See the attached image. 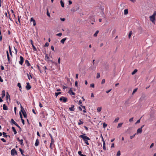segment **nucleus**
<instances>
[{
  "label": "nucleus",
  "mask_w": 156,
  "mask_h": 156,
  "mask_svg": "<svg viewBox=\"0 0 156 156\" xmlns=\"http://www.w3.org/2000/svg\"><path fill=\"white\" fill-rule=\"evenodd\" d=\"M156 11H154L153 14L152 16H150L149 17L151 21L154 24H155V22L156 20Z\"/></svg>",
  "instance_id": "1"
},
{
  "label": "nucleus",
  "mask_w": 156,
  "mask_h": 156,
  "mask_svg": "<svg viewBox=\"0 0 156 156\" xmlns=\"http://www.w3.org/2000/svg\"><path fill=\"white\" fill-rule=\"evenodd\" d=\"M85 134H83V135H80L79 136V137L82 138L83 141L85 140H90V138L87 136H85Z\"/></svg>",
  "instance_id": "2"
},
{
  "label": "nucleus",
  "mask_w": 156,
  "mask_h": 156,
  "mask_svg": "<svg viewBox=\"0 0 156 156\" xmlns=\"http://www.w3.org/2000/svg\"><path fill=\"white\" fill-rule=\"evenodd\" d=\"M59 100L60 101H62L63 102H66L67 101V98H66L65 97L63 96H62L59 98Z\"/></svg>",
  "instance_id": "3"
},
{
  "label": "nucleus",
  "mask_w": 156,
  "mask_h": 156,
  "mask_svg": "<svg viewBox=\"0 0 156 156\" xmlns=\"http://www.w3.org/2000/svg\"><path fill=\"white\" fill-rule=\"evenodd\" d=\"M11 154L12 155L14 156L15 154H17V152L15 149H13L11 151Z\"/></svg>",
  "instance_id": "4"
},
{
  "label": "nucleus",
  "mask_w": 156,
  "mask_h": 156,
  "mask_svg": "<svg viewBox=\"0 0 156 156\" xmlns=\"http://www.w3.org/2000/svg\"><path fill=\"white\" fill-rule=\"evenodd\" d=\"M20 61H19V63L21 65H22L24 61V58L22 56H20Z\"/></svg>",
  "instance_id": "5"
},
{
  "label": "nucleus",
  "mask_w": 156,
  "mask_h": 156,
  "mask_svg": "<svg viewBox=\"0 0 156 156\" xmlns=\"http://www.w3.org/2000/svg\"><path fill=\"white\" fill-rule=\"evenodd\" d=\"M31 86L30 85L29 83H27V85L26 87V89L28 90L30 89L31 88Z\"/></svg>",
  "instance_id": "6"
},
{
  "label": "nucleus",
  "mask_w": 156,
  "mask_h": 156,
  "mask_svg": "<svg viewBox=\"0 0 156 156\" xmlns=\"http://www.w3.org/2000/svg\"><path fill=\"white\" fill-rule=\"evenodd\" d=\"M68 93L70 95L72 94L73 95H75V93L73 92V91L72 90L71 88H70V90H69L68 92Z\"/></svg>",
  "instance_id": "7"
},
{
  "label": "nucleus",
  "mask_w": 156,
  "mask_h": 156,
  "mask_svg": "<svg viewBox=\"0 0 156 156\" xmlns=\"http://www.w3.org/2000/svg\"><path fill=\"white\" fill-rule=\"evenodd\" d=\"M142 129H141V128H139L137 130L136 134H138L139 133H141L142 132Z\"/></svg>",
  "instance_id": "8"
},
{
  "label": "nucleus",
  "mask_w": 156,
  "mask_h": 156,
  "mask_svg": "<svg viewBox=\"0 0 156 156\" xmlns=\"http://www.w3.org/2000/svg\"><path fill=\"white\" fill-rule=\"evenodd\" d=\"M17 140L19 142H20V144L22 145L23 146L24 145L23 142V140L22 139L20 140L19 139V138H17Z\"/></svg>",
  "instance_id": "9"
},
{
  "label": "nucleus",
  "mask_w": 156,
  "mask_h": 156,
  "mask_svg": "<svg viewBox=\"0 0 156 156\" xmlns=\"http://www.w3.org/2000/svg\"><path fill=\"white\" fill-rule=\"evenodd\" d=\"M54 140H52H52H51V142L50 146V147L51 149H53L52 147V145L54 143Z\"/></svg>",
  "instance_id": "10"
},
{
  "label": "nucleus",
  "mask_w": 156,
  "mask_h": 156,
  "mask_svg": "<svg viewBox=\"0 0 156 156\" xmlns=\"http://www.w3.org/2000/svg\"><path fill=\"white\" fill-rule=\"evenodd\" d=\"M30 21H31L33 22V23L34 26H35L36 24V22L35 20L33 19V17L31 18L30 19Z\"/></svg>",
  "instance_id": "11"
},
{
  "label": "nucleus",
  "mask_w": 156,
  "mask_h": 156,
  "mask_svg": "<svg viewBox=\"0 0 156 156\" xmlns=\"http://www.w3.org/2000/svg\"><path fill=\"white\" fill-rule=\"evenodd\" d=\"M74 106L73 105H71V107L69 108L70 111H74L75 109L74 108Z\"/></svg>",
  "instance_id": "12"
},
{
  "label": "nucleus",
  "mask_w": 156,
  "mask_h": 156,
  "mask_svg": "<svg viewBox=\"0 0 156 156\" xmlns=\"http://www.w3.org/2000/svg\"><path fill=\"white\" fill-rule=\"evenodd\" d=\"M45 60L47 61L48 62L50 61V58L47 54H45Z\"/></svg>",
  "instance_id": "13"
},
{
  "label": "nucleus",
  "mask_w": 156,
  "mask_h": 156,
  "mask_svg": "<svg viewBox=\"0 0 156 156\" xmlns=\"http://www.w3.org/2000/svg\"><path fill=\"white\" fill-rule=\"evenodd\" d=\"M5 96V91L4 90H3L2 92V98H3Z\"/></svg>",
  "instance_id": "14"
},
{
  "label": "nucleus",
  "mask_w": 156,
  "mask_h": 156,
  "mask_svg": "<svg viewBox=\"0 0 156 156\" xmlns=\"http://www.w3.org/2000/svg\"><path fill=\"white\" fill-rule=\"evenodd\" d=\"M25 63L26 64L27 66H30V64L29 63V61L27 60H26L25 61Z\"/></svg>",
  "instance_id": "15"
},
{
  "label": "nucleus",
  "mask_w": 156,
  "mask_h": 156,
  "mask_svg": "<svg viewBox=\"0 0 156 156\" xmlns=\"http://www.w3.org/2000/svg\"><path fill=\"white\" fill-rule=\"evenodd\" d=\"M39 140H38V139H37L36 140L35 143V145L36 146H38L39 145Z\"/></svg>",
  "instance_id": "16"
},
{
  "label": "nucleus",
  "mask_w": 156,
  "mask_h": 156,
  "mask_svg": "<svg viewBox=\"0 0 156 156\" xmlns=\"http://www.w3.org/2000/svg\"><path fill=\"white\" fill-rule=\"evenodd\" d=\"M8 107L5 104L3 105V109L4 110H8Z\"/></svg>",
  "instance_id": "17"
},
{
  "label": "nucleus",
  "mask_w": 156,
  "mask_h": 156,
  "mask_svg": "<svg viewBox=\"0 0 156 156\" xmlns=\"http://www.w3.org/2000/svg\"><path fill=\"white\" fill-rule=\"evenodd\" d=\"M66 38H63L61 40L60 42L62 44H63L64 43L65 41L66 40Z\"/></svg>",
  "instance_id": "18"
},
{
  "label": "nucleus",
  "mask_w": 156,
  "mask_h": 156,
  "mask_svg": "<svg viewBox=\"0 0 156 156\" xmlns=\"http://www.w3.org/2000/svg\"><path fill=\"white\" fill-rule=\"evenodd\" d=\"M6 54H7V57L8 58V60L9 61H9H10V58L9 55V53L8 51H6Z\"/></svg>",
  "instance_id": "19"
},
{
  "label": "nucleus",
  "mask_w": 156,
  "mask_h": 156,
  "mask_svg": "<svg viewBox=\"0 0 156 156\" xmlns=\"http://www.w3.org/2000/svg\"><path fill=\"white\" fill-rule=\"evenodd\" d=\"M12 129L13 132H14V134H16L17 133V132L16 130V129H15V128L13 127H12Z\"/></svg>",
  "instance_id": "20"
},
{
  "label": "nucleus",
  "mask_w": 156,
  "mask_h": 156,
  "mask_svg": "<svg viewBox=\"0 0 156 156\" xmlns=\"http://www.w3.org/2000/svg\"><path fill=\"white\" fill-rule=\"evenodd\" d=\"M90 69H91L93 70V71H94L95 70V67L94 66V65H93V66H91L90 67Z\"/></svg>",
  "instance_id": "21"
},
{
  "label": "nucleus",
  "mask_w": 156,
  "mask_h": 156,
  "mask_svg": "<svg viewBox=\"0 0 156 156\" xmlns=\"http://www.w3.org/2000/svg\"><path fill=\"white\" fill-rule=\"evenodd\" d=\"M19 151L21 152V154L23 156H24V154H23L24 151H23L21 148H19Z\"/></svg>",
  "instance_id": "22"
},
{
  "label": "nucleus",
  "mask_w": 156,
  "mask_h": 156,
  "mask_svg": "<svg viewBox=\"0 0 156 156\" xmlns=\"http://www.w3.org/2000/svg\"><path fill=\"white\" fill-rule=\"evenodd\" d=\"M8 98H9V99H10V95H9V93L8 92H7L6 99L7 100Z\"/></svg>",
  "instance_id": "23"
},
{
  "label": "nucleus",
  "mask_w": 156,
  "mask_h": 156,
  "mask_svg": "<svg viewBox=\"0 0 156 156\" xmlns=\"http://www.w3.org/2000/svg\"><path fill=\"white\" fill-rule=\"evenodd\" d=\"M128 10L127 9H125L124 10V15H127L128 13Z\"/></svg>",
  "instance_id": "24"
},
{
  "label": "nucleus",
  "mask_w": 156,
  "mask_h": 156,
  "mask_svg": "<svg viewBox=\"0 0 156 156\" xmlns=\"http://www.w3.org/2000/svg\"><path fill=\"white\" fill-rule=\"evenodd\" d=\"M27 76L28 79L29 80H30V79L32 78V76L30 74V75H29V74L28 73H27Z\"/></svg>",
  "instance_id": "25"
},
{
  "label": "nucleus",
  "mask_w": 156,
  "mask_h": 156,
  "mask_svg": "<svg viewBox=\"0 0 156 156\" xmlns=\"http://www.w3.org/2000/svg\"><path fill=\"white\" fill-rule=\"evenodd\" d=\"M80 106L84 109V110H83V112L84 113L86 112V110L85 107V106H82V105H81Z\"/></svg>",
  "instance_id": "26"
},
{
  "label": "nucleus",
  "mask_w": 156,
  "mask_h": 156,
  "mask_svg": "<svg viewBox=\"0 0 156 156\" xmlns=\"http://www.w3.org/2000/svg\"><path fill=\"white\" fill-rule=\"evenodd\" d=\"M60 2L61 3V6L62 7H64V3L63 2L62 0H61L60 1Z\"/></svg>",
  "instance_id": "27"
},
{
  "label": "nucleus",
  "mask_w": 156,
  "mask_h": 156,
  "mask_svg": "<svg viewBox=\"0 0 156 156\" xmlns=\"http://www.w3.org/2000/svg\"><path fill=\"white\" fill-rule=\"evenodd\" d=\"M101 107H98L97 108V112H99L101 111Z\"/></svg>",
  "instance_id": "28"
},
{
  "label": "nucleus",
  "mask_w": 156,
  "mask_h": 156,
  "mask_svg": "<svg viewBox=\"0 0 156 156\" xmlns=\"http://www.w3.org/2000/svg\"><path fill=\"white\" fill-rule=\"evenodd\" d=\"M83 122L81 121V119L79 120V122L78 123V124L79 125H80L83 124Z\"/></svg>",
  "instance_id": "29"
},
{
  "label": "nucleus",
  "mask_w": 156,
  "mask_h": 156,
  "mask_svg": "<svg viewBox=\"0 0 156 156\" xmlns=\"http://www.w3.org/2000/svg\"><path fill=\"white\" fill-rule=\"evenodd\" d=\"M2 134L3 135V137H6L7 136H9V137H10V136L9 135L7 136L6 135V133L5 132H3L2 133Z\"/></svg>",
  "instance_id": "30"
},
{
  "label": "nucleus",
  "mask_w": 156,
  "mask_h": 156,
  "mask_svg": "<svg viewBox=\"0 0 156 156\" xmlns=\"http://www.w3.org/2000/svg\"><path fill=\"white\" fill-rule=\"evenodd\" d=\"M137 69H135L134 70L132 73V75H134L135 73H136L137 72Z\"/></svg>",
  "instance_id": "31"
},
{
  "label": "nucleus",
  "mask_w": 156,
  "mask_h": 156,
  "mask_svg": "<svg viewBox=\"0 0 156 156\" xmlns=\"http://www.w3.org/2000/svg\"><path fill=\"white\" fill-rule=\"evenodd\" d=\"M99 32L98 30H97L95 33L94 34V37H97V36Z\"/></svg>",
  "instance_id": "32"
},
{
  "label": "nucleus",
  "mask_w": 156,
  "mask_h": 156,
  "mask_svg": "<svg viewBox=\"0 0 156 156\" xmlns=\"http://www.w3.org/2000/svg\"><path fill=\"white\" fill-rule=\"evenodd\" d=\"M122 123H119L117 127L118 128L121 127L122 126Z\"/></svg>",
  "instance_id": "33"
},
{
  "label": "nucleus",
  "mask_w": 156,
  "mask_h": 156,
  "mask_svg": "<svg viewBox=\"0 0 156 156\" xmlns=\"http://www.w3.org/2000/svg\"><path fill=\"white\" fill-rule=\"evenodd\" d=\"M17 86L19 87L20 91H21V87L20 83H18Z\"/></svg>",
  "instance_id": "34"
},
{
  "label": "nucleus",
  "mask_w": 156,
  "mask_h": 156,
  "mask_svg": "<svg viewBox=\"0 0 156 156\" xmlns=\"http://www.w3.org/2000/svg\"><path fill=\"white\" fill-rule=\"evenodd\" d=\"M61 94V92H55V96L57 97L58 95Z\"/></svg>",
  "instance_id": "35"
},
{
  "label": "nucleus",
  "mask_w": 156,
  "mask_h": 156,
  "mask_svg": "<svg viewBox=\"0 0 156 156\" xmlns=\"http://www.w3.org/2000/svg\"><path fill=\"white\" fill-rule=\"evenodd\" d=\"M23 116L24 118H27V115L26 112H25L23 113Z\"/></svg>",
  "instance_id": "36"
},
{
  "label": "nucleus",
  "mask_w": 156,
  "mask_h": 156,
  "mask_svg": "<svg viewBox=\"0 0 156 156\" xmlns=\"http://www.w3.org/2000/svg\"><path fill=\"white\" fill-rule=\"evenodd\" d=\"M137 88H135L133 90L132 94H134L137 90Z\"/></svg>",
  "instance_id": "37"
},
{
  "label": "nucleus",
  "mask_w": 156,
  "mask_h": 156,
  "mask_svg": "<svg viewBox=\"0 0 156 156\" xmlns=\"http://www.w3.org/2000/svg\"><path fill=\"white\" fill-rule=\"evenodd\" d=\"M121 153H120V151H118L117 152V156H120V155Z\"/></svg>",
  "instance_id": "38"
},
{
  "label": "nucleus",
  "mask_w": 156,
  "mask_h": 156,
  "mask_svg": "<svg viewBox=\"0 0 156 156\" xmlns=\"http://www.w3.org/2000/svg\"><path fill=\"white\" fill-rule=\"evenodd\" d=\"M47 15L49 17H50V14L49 13L48 10L47 9Z\"/></svg>",
  "instance_id": "39"
},
{
  "label": "nucleus",
  "mask_w": 156,
  "mask_h": 156,
  "mask_svg": "<svg viewBox=\"0 0 156 156\" xmlns=\"http://www.w3.org/2000/svg\"><path fill=\"white\" fill-rule=\"evenodd\" d=\"M100 77V73H98L97 74V76H96L97 78L98 79V78H99Z\"/></svg>",
  "instance_id": "40"
},
{
  "label": "nucleus",
  "mask_w": 156,
  "mask_h": 156,
  "mask_svg": "<svg viewBox=\"0 0 156 156\" xmlns=\"http://www.w3.org/2000/svg\"><path fill=\"white\" fill-rule=\"evenodd\" d=\"M107 124L105 123H103V127L104 128H105V127L107 126Z\"/></svg>",
  "instance_id": "41"
},
{
  "label": "nucleus",
  "mask_w": 156,
  "mask_h": 156,
  "mask_svg": "<svg viewBox=\"0 0 156 156\" xmlns=\"http://www.w3.org/2000/svg\"><path fill=\"white\" fill-rule=\"evenodd\" d=\"M132 34V31H130L129 33V35H128L129 37V38H130V37H131Z\"/></svg>",
  "instance_id": "42"
},
{
  "label": "nucleus",
  "mask_w": 156,
  "mask_h": 156,
  "mask_svg": "<svg viewBox=\"0 0 156 156\" xmlns=\"http://www.w3.org/2000/svg\"><path fill=\"white\" fill-rule=\"evenodd\" d=\"M62 33H59L56 34V36L61 37L62 35Z\"/></svg>",
  "instance_id": "43"
},
{
  "label": "nucleus",
  "mask_w": 156,
  "mask_h": 156,
  "mask_svg": "<svg viewBox=\"0 0 156 156\" xmlns=\"http://www.w3.org/2000/svg\"><path fill=\"white\" fill-rule=\"evenodd\" d=\"M32 46L33 47V50L35 51H36L37 49L34 44L32 45Z\"/></svg>",
  "instance_id": "44"
},
{
  "label": "nucleus",
  "mask_w": 156,
  "mask_h": 156,
  "mask_svg": "<svg viewBox=\"0 0 156 156\" xmlns=\"http://www.w3.org/2000/svg\"><path fill=\"white\" fill-rule=\"evenodd\" d=\"M49 44L48 42H46L44 45V47H46L48 46Z\"/></svg>",
  "instance_id": "45"
},
{
  "label": "nucleus",
  "mask_w": 156,
  "mask_h": 156,
  "mask_svg": "<svg viewBox=\"0 0 156 156\" xmlns=\"http://www.w3.org/2000/svg\"><path fill=\"white\" fill-rule=\"evenodd\" d=\"M119 118H117L116 119H115L114 121V122H118V120H119Z\"/></svg>",
  "instance_id": "46"
},
{
  "label": "nucleus",
  "mask_w": 156,
  "mask_h": 156,
  "mask_svg": "<svg viewBox=\"0 0 156 156\" xmlns=\"http://www.w3.org/2000/svg\"><path fill=\"white\" fill-rule=\"evenodd\" d=\"M84 142L87 145H89V143H88V140H84Z\"/></svg>",
  "instance_id": "47"
},
{
  "label": "nucleus",
  "mask_w": 156,
  "mask_h": 156,
  "mask_svg": "<svg viewBox=\"0 0 156 156\" xmlns=\"http://www.w3.org/2000/svg\"><path fill=\"white\" fill-rule=\"evenodd\" d=\"M105 83V79H103L102 80V81L101 82V84H103Z\"/></svg>",
  "instance_id": "48"
},
{
  "label": "nucleus",
  "mask_w": 156,
  "mask_h": 156,
  "mask_svg": "<svg viewBox=\"0 0 156 156\" xmlns=\"http://www.w3.org/2000/svg\"><path fill=\"white\" fill-rule=\"evenodd\" d=\"M103 149L104 150H106L105 144H103Z\"/></svg>",
  "instance_id": "49"
},
{
  "label": "nucleus",
  "mask_w": 156,
  "mask_h": 156,
  "mask_svg": "<svg viewBox=\"0 0 156 156\" xmlns=\"http://www.w3.org/2000/svg\"><path fill=\"white\" fill-rule=\"evenodd\" d=\"M11 121L12 123L14 124L16 123V122H15V121H14L13 119H11Z\"/></svg>",
  "instance_id": "50"
},
{
  "label": "nucleus",
  "mask_w": 156,
  "mask_h": 156,
  "mask_svg": "<svg viewBox=\"0 0 156 156\" xmlns=\"http://www.w3.org/2000/svg\"><path fill=\"white\" fill-rule=\"evenodd\" d=\"M102 141L103 142V144H105V141L104 139V138H103V136H102Z\"/></svg>",
  "instance_id": "51"
},
{
  "label": "nucleus",
  "mask_w": 156,
  "mask_h": 156,
  "mask_svg": "<svg viewBox=\"0 0 156 156\" xmlns=\"http://www.w3.org/2000/svg\"><path fill=\"white\" fill-rule=\"evenodd\" d=\"M102 141L103 142V144H105V141L104 139V138H103V136H102Z\"/></svg>",
  "instance_id": "52"
},
{
  "label": "nucleus",
  "mask_w": 156,
  "mask_h": 156,
  "mask_svg": "<svg viewBox=\"0 0 156 156\" xmlns=\"http://www.w3.org/2000/svg\"><path fill=\"white\" fill-rule=\"evenodd\" d=\"M102 141L103 142V144H105V141L104 139V138H103V136H102Z\"/></svg>",
  "instance_id": "53"
},
{
  "label": "nucleus",
  "mask_w": 156,
  "mask_h": 156,
  "mask_svg": "<svg viewBox=\"0 0 156 156\" xmlns=\"http://www.w3.org/2000/svg\"><path fill=\"white\" fill-rule=\"evenodd\" d=\"M136 134L135 133L134 135H133L130 136V139H132L134 137V136H135V135H136Z\"/></svg>",
  "instance_id": "54"
},
{
  "label": "nucleus",
  "mask_w": 156,
  "mask_h": 156,
  "mask_svg": "<svg viewBox=\"0 0 156 156\" xmlns=\"http://www.w3.org/2000/svg\"><path fill=\"white\" fill-rule=\"evenodd\" d=\"M90 87L94 88V83H91L90 85Z\"/></svg>",
  "instance_id": "55"
},
{
  "label": "nucleus",
  "mask_w": 156,
  "mask_h": 156,
  "mask_svg": "<svg viewBox=\"0 0 156 156\" xmlns=\"http://www.w3.org/2000/svg\"><path fill=\"white\" fill-rule=\"evenodd\" d=\"M9 48L10 54L11 55H12V52H11V51L10 46H9Z\"/></svg>",
  "instance_id": "56"
},
{
  "label": "nucleus",
  "mask_w": 156,
  "mask_h": 156,
  "mask_svg": "<svg viewBox=\"0 0 156 156\" xmlns=\"http://www.w3.org/2000/svg\"><path fill=\"white\" fill-rule=\"evenodd\" d=\"M1 140L3 142H5L6 141L4 138H1Z\"/></svg>",
  "instance_id": "57"
},
{
  "label": "nucleus",
  "mask_w": 156,
  "mask_h": 156,
  "mask_svg": "<svg viewBox=\"0 0 156 156\" xmlns=\"http://www.w3.org/2000/svg\"><path fill=\"white\" fill-rule=\"evenodd\" d=\"M49 135L50 136L51 138V140H52H52H54V139L53 138L52 136V135L51 134L49 133Z\"/></svg>",
  "instance_id": "58"
},
{
  "label": "nucleus",
  "mask_w": 156,
  "mask_h": 156,
  "mask_svg": "<svg viewBox=\"0 0 156 156\" xmlns=\"http://www.w3.org/2000/svg\"><path fill=\"white\" fill-rule=\"evenodd\" d=\"M20 118L21 119H23V117H22V115L21 113L20 112Z\"/></svg>",
  "instance_id": "59"
},
{
  "label": "nucleus",
  "mask_w": 156,
  "mask_h": 156,
  "mask_svg": "<svg viewBox=\"0 0 156 156\" xmlns=\"http://www.w3.org/2000/svg\"><path fill=\"white\" fill-rule=\"evenodd\" d=\"M133 117H132L131 118L129 119V121L130 122L132 121L133 120Z\"/></svg>",
  "instance_id": "60"
},
{
  "label": "nucleus",
  "mask_w": 156,
  "mask_h": 156,
  "mask_svg": "<svg viewBox=\"0 0 156 156\" xmlns=\"http://www.w3.org/2000/svg\"><path fill=\"white\" fill-rule=\"evenodd\" d=\"M51 49L53 51H55V50H54V47L53 46H51Z\"/></svg>",
  "instance_id": "61"
},
{
  "label": "nucleus",
  "mask_w": 156,
  "mask_h": 156,
  "mask_svg": "<svg viewBox=\"0 0 156 156\" xmlns=\"http://www.w3.org/2000/svg\"><path fill=\"white\" fill-rule=\"evenodd\" d=\"M21 121H22V123L23 124V125H24L25 124V121H24V119H21Z\"/></svg>",
  "instance_id": "62"
},
{
  "label": "nucleus",
  "mask_w": 156,
  "mask_h": 156,
  "mask_svg": "<svg viewBox=\"0 0 156 156\" xmlns=\"http://www.w3.org/2000/svg\"><path fill=\"white\" fill-rule=\"evenodd\" d=\"M140 119L139 120H137V121L136 122V124L137 123H140Z\"/></svg>",
  "instance_id": "63"
},
{
  "label": "nucleus",
  "mask_w": 156,
  "mask_h": 156,
  "mask_svg": "<svg viewBox=\"0 0 156 156\" xmlns=\"http://www.w3.org/2000/svg\"><path fill=\"white\" fill-rule=\"evenodd\" d=\"M78 153L79 155H80V156L82 154L81 152L80 151H79Z\"/></svg>",
  "instance_id": "64"
}]
</instances>
